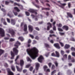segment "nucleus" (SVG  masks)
Returning <instances> with one entry per match:
<instances>
[{"label":"nucleus","instance_id":"f257e3e1","mask_svg":"<svg viewBox=\"0 0 75 75\" xmlns=\"http://www.w3.org/2000/svg\"><path fill=\"white\" fill-rule=\"evenodd\" d=\"M26 51L28 54L30 55L33 59H35L38 56L39 51L36 47H33L31 49H28Z\"/></svg>","mask_w":75,"mask_h":75},{"label":"nucleus","instance_id":"f03ea898","mask_svg":"<svg viewBox=\"0 0 75 75\" xmlns=\"http://www.w3.org/2000/svg\"><path fill=\"white\" fill-rule=\"evenodd\" d=\"M20 42L18 41H17L15 44V46L16 47L13 48V52L15 53V55H17L18 54V50L17 49V48H18V47L19 45H20Z\"/></svg>","mask_w":75,"mask_h":75},{"label":"nucleus","instance_id":"7ed1b4c3","mask_svg":"<svg viewBox=\"0 0 75 75\" xmlns=\"http://www.w3.org/2000/svg\"><path fill=\"white\" fill-rule=\"evenodd\" d=\"M15 10H17V11L18 12H19L20 11L19 9H18V8L17 7H15L14 8V10L13 11V13H14V14H15V16H17V13L16 12H15Z\"/></svg>","mask_w":75,"mask_h":75},{"label":"nucleus","instance_id":"20e7f679","mask_svg":"<svg viewBox=\"0 0 75 75\" xmlns=\"http://www.w3.org/2000/svg\"><path fill=\"white\" fill-rule=\"evenodd\" d=\"M0 35L3 37L4 35V31L2 28H0Z\"/></svg>","mask_w":75,"mask_h":75},{"label":"nucleus","instance_id":"39448f33","mask_svg":"<svg viewBox=\"0 0 75 75\" xmlns=\"http://www.w3.org/2000/svg\"><path fill=\"white\" fill-rule=\"evenodd\" d=\"M39 67H40V64H39L38 63H36V69H35L33 71V74L35 73V72L38 69V68H39Z\"/></svg>","mask_w":75,"mask_h":75},{"label":"nucleus","instance_id":"423d86ee","mask_svg":"<svg viewBox=\"0 0 75 75\" xmlns=\"http://www.w3.org/2000/svg\"><path fill=\"white\" fill-rule=\"evenodd\" d=\"M7 69L8 72V75H14V73H13V72L10 71V69L8 68Z\"/></svg>","mask_w":75,"mask_h":75},{"label":"nucleus","instance_id":"0eeeda50","mask_svg":"<svg viewBox=\"0 0 75 75\" xmlns=\"http://www.w3.org/2000/svg\"><path fill=\"white\" fill-rule=\"evenodd\" d=\"M43 59H44V58H43V57L42 56H40L38 58V61L40 62H41Z\"/></svg>","mask_w":75,"mask_h":75},{"label":"nucleus","instance_id":"6e6552de","mask_svg":"<svg viewBox=\"0 0 75 75\" xmlns=\"http://www.w3.org/2000/svg\"><path fill=\"white\" fill-rule=\"evenodd\" d=\"M14 6H16L17 5V6H19L20 8H21V10H23V7L22 5L20 4H17L16 3H15L14 4Z\"/></svg>","mask_w":75,"mask_h":75},{"label":"nucleus","instance_id":"1a4fd4ad","mask_svg":"<svg viewBox=\"0 0 75 75\" xmlns=\"http://www.w3.org/2000/svg\"><path fill=\"white\" fill-rule=\"evenodd\" d=\"M8 33H11V34L12 36H13V35H14V34H15V33L14 31L12 30L11 29H9L8 30Z\"/></svg>","mask_w":75,"mask_h":75},{"label":"nucleus","instance_id":"9d476101","mask_svg":"<svg viewBox=\"0 0 75 75\" xmlns=\"http://www.w3.org/2000/svg\"><path fill=\"white\" fill-rule=\"evenodd\" d=\"M58 3H59V4H60V7H62V8H64V7L65 6H66V4H62L61 3V2H60V1H58Z\"/></svg>","mask_w":75,"mask_h":75},{"label":"nucleus","instance_id":"9b49d317","mask_svg":"<svg viewBox=\"0 0 75 75\" xmlns=\"http://www.w3.org/2000/svg\"><path fill=\"white\" fill-rule=\"evenodd\" d=\"M28 11H30V13H35V14H37V13L35 12V11L33 9H30L28 10Z\"/></svg>","mask_w":75,"mask_h":75},{"label":"nucleus","instance_id":"f8f14e48","mask_svg":"<svg viewBox=\"0 0 75 75\" xmlns=\"http://www.w3.org/2000/svg\"><path fill=\"white\" fill-rule=\"evenodd\" d=\"M54 45L56 48H57V49H60L61 48L60 46H59V44L58 43H56Z\"/></svg>","mask_w":75,"mask_h":75},{"label":"nucleus","instance_id":"ddd939ff","mask_svg":"<svg viewBox=\"0 0 75 75\" xmlns=\"http://www.w3.org/2000/svg\"><path fill=\"white\" fill-rule=\"evenodd\" d=\"M29 30L30 32H32L33 30V27L32 26L29 25L28 26Z\"/></svg>","mask_w":75,"mask_h":75},{"label":"nucleus","instance_id":"4468645a","mask_svg":"<svg viewBox=\"0 0 75 75\" xmlns=\"http://www.w3.org/2000/svg\"><path fill=\"white\" fill-rule=\"evenodd\" d=\"M18 71L19 72H21L23 68L22 67L21 69H20L18 66H16Z\"/></svg>","mask_w":75,"mask_h":75},{"label":"nucleus","instance_id":"2eb2a0df","mask_svg":"<svg viewBox=\"0 0 75 75\" xmlns=\"http://www.w3.org/2000/svg\"><path fill=\"white\" fill-rule=\"evenodd\" d=\"M24 62L23 60H20V64L21 67H23V65H24Z\"/></svg>","mask_w":75,"mask_h":75},{"label":"nucleus","instance_id":"dca6fc26","mask_svg":"<svg viewBox=\"0 0 75 75\" xmlns=\"http://www.w3.org/2000/svg\"><path fill=\"white\" fill-rule=\"evenodd\" d=\"M11 59H14V56H15V55H14V53H13V52H12V51H11Z\"/></svg>","mask_w":75,"mask_h":75},{"label":"nucleus","instance_id":"f3484780","mask_svg":"<svg viewBox=\"0 0 75 75\" xmlns=\"http://www.w3.org/2000/svg\"><path fill=\"white\" fill-rule=\"evenodd\" d=\"M47 25H48L47 27V30H50V27H52V26L51 25V24L50 23H47Z\"/></svg>","mask_w":75,"mask_h":75},{"label":"nucleus","instance_id":"a211bd4d","mask_svg":"<svg viewBox=\"0 0 75 75\" xmlns=\"http://www.w3.org/2000/svg\"><path fill=\"white\" fill-rule=\"evenodd\" d=\"M70 47V45L69 44H66L64 46L65 49H68Z\"/></svg>","mask_w":75,"mask_h":75},{"label":"nucleus","instance_id":"6ab92c4d","mask_svg":"<svg viewBox=\"0 0 75 75\" xmlns=\"http://www.w3.org/2000/svg\"><path fill=\"white\" fill-rule=\"evenodd\" d=\"M19 58V56H18L16 58V59L15 60V64H16V65H19V63H17V59H18Z\"/></svg>","mask_w":75,"mask_h":75},{"label":"nucleus","instance_id":"aec40b11","mask_svg":"<svg viewBox=\"0 0 75 75\" xmlns=\"http://www.w3.org/2000/svg\"><path fill=\"white\" fill-rule=\"evenodd\" d=\"M23 30L24 31H27V25L25 24L24 25Z\"/></svg>","mask_w":75,"mask_h":75},{"label":"nucleus","instance_id":"412c9836","mask_svg":"<svg viewBox=\"0 0 75 75\" xmlns=\"http://www.w3.org/2000/svg\"><path fill=\"white\" fill-rule=\"evenodd\" d=\"M63 29H64V30H65L66 31H67L68 30V27L67 26H64L62 27Z\"/></svg>","mask_w":75,"mask_h":75},{"label":"nucleus","instance_id":"4be33fe9","mask_svg":"<svg viewBox=\"0 0 75 75\" xmlns=\"http://www.w3.org/2000/svg\"><path fill=\"white\" fill-rule=\"evenodd\" d=\"M11 24L12 25H15V24H16V23L15 22V20H11Z\"/></svg>","mask_w":75,"mask_h":75},{"label":"nucleus","instance_id":"5701e85b","mask_svg":"<svg viewBox=\"0 0 75 75\" xmlns=\"http://www.w3.org/2000/svg\"><path fill=\"white\" fill-rule=\"evenodd\" d=\"M1 21H2L4 22L3 23L4 25H7V23H6V22L5 21V19L2 18Z\"/></svg>","mask_w":75,"mask_h":75},{"label":"nucleus","instance_id":"b1692460","mask_svg":"<svg viewBox=\"0 0 75 75\" xmlns=\"http://www.w3.org/2000/svg\"><path fill=\"white\" fill-rule=\"evenodd\" d=\"M55 53H56V56L57 57H58V58H59V53L57 51L55 52Z\"/></svg>","mask_w":75,"mask_h":75},{"label":"nucleus","instance_id":"393cba45","mask_svg":"<svg viewBox=\"0 0 75 75\" xmlns=\"http://www.w3.org/2000/svg\"><path fill=\"white\" fill-rule=\"evenodd\" d=\"M4 50L0 49V56L3 53H4Z\"/></svg>","mask_w":75,"mask_h":75},{"label":"nucleus","instance_id":"a878e982","mask_svg":"<svg viewBox=\"0 0 75 75\" xmlns=\"http://www.w3.org/2000/svg\"><path fill=\"white\" fill-rule=\"evenodd\" d=\"M67 14L68 16H69L70 18H72V15L71 14V13H67Z\"/></svg>","mask_w":75,"mask_h":75},{"label":"nucleus","instance_id":"bb28decb","mask_svg":"<svg viewBox=\"0 0 75 75\" xmlns=\"http://www.w3.org/2000/svg\"><path fill=\"white\" fill-rule=\"evenodd\" d=\"M47 68H48V67L46 65L44 66L43 67V69L45 71H46V70H47Z\"/></svg>","mask_w":75,"mask_h":75},{"label":"nucleus","instance_id":"cd10ccee","mask_svg":"<svg viewBox=\"0 0 75 75\" xmlns=\"http://www.w3.org/2000/svg\"><path fill=\"white\" fill-rule=\"evenodd\" d=\"M18 40H20L21 41H24V38H23L21 37H19L18 38Z\"/></svg>","mask_w":75,"mask_h":75},{"label":"nucleus","instance_id":"c85d7f7f","mask_svg":"<svg viewBox=\"0 0 75 75\" xmlns=\"http://www.w3.org/2000/svg\"><path fill=\"white\" fill-rule=\"evenodd\" d=\"M26 58L27 61H30V62H31L32 61L31 60V59H30L28 57H27Z\"/></svg>","mask_w":75,"mask_h":75},{"label":"nucleus","instance_id":"c756f323","mask_svg":"<svg viewBox=\"0 0 75 75\" xmlns=\"http://www.w3.org/2000/svg\"><path fill=\"white\" fill-rule=\"evenodd\" d=\"M11 69L13 71H15V67L14 66H12L11 67Z\"/></svg>","mask_w":75,"mask_h":75},{"label":"nucleus","instance_id":"7c9ffc66","mask_svg":"<svg viewBox=\"0 0 75 75\" xmlns=\"http://www.w3.org/2000/svg\"><path fill=\"white\" fill-rule=\"evenodd\" d=\"M59 43H60V44L61 45V47H64V43H63L62 42H59Z\"/></svg>","mask_w":75,"mask_h":75},{"label":"nucleus","instance_id":"2f4dec72","mask_svg":"<svg viewBox=\"0 0 75 75\" xmlns=\"http://www.w3.org/2000/svg\"><path fill=\"white\" fill-rule=\"evenodd\" d=\"M30 66H31L30 64H27L26 65L25 67L26 68H28L30 67Z\"/></svg>","mask_w":75,"mask_h":75},{"label":"nucleus","instance_id":"473e14b6","mask_svg":"<svg viewBox=\"0 0 75 75\" xmlns=\"http://www.w3.org/2000/svg\"><path fill=\"white\" fill-rule=\"evenodd\" d=\"M57 25L58 27H61L62 26V25L61 23H59L58 25L57 24Z\"/></svg>","mask_w":75,"mask_h":75},{"label":"nucleus","instance_id":"72a5a7b5","mask_svg":"<svg viewBox=\"0 0 75 75\" xmlns=\"http://www.w3.org/2000/svg\"><path fill=\"white\" fill-rule=\"evenodd\" d=\"M45 47H48V48H50V47L49 46V45H48V44L47 43H45Z\"/></svg>","mask_w":75,"mask_h":75},{"label":"nucleus","instance_id":"f704fd0d","mask_svg":"<svg viewBox=\"0 0 75 75\" xmlns=\"http://www.w3.org/2000/svg\"><path fill=\"white\" fill-rule=\"evenodd\" d=\"M55 72H56V70H54V71H52V72L51 75H54V74H55Z\"/></svg>","mask_w":75,"mask_h":75},{"label":"nucleus","instance_id":"c9c22d12","mask_svg":"<svg viewBox=\"0 0 75 75\" xmlns=\"http://www.w3.org/2000/svg\"><path fill=\"white\" fill-rule=\"evenodd\" d=\"M63 57L64 59H66V58H67V54H65L63 56Z\"/></svg>","mask_w":75,"mask_h":75},{"label":"nucleus","instance_id":"e433bc0d","mask_svg":"<svg viewBox=\"0 0 75 75\" xmlns=\"http://www.w3.org/2000/svg\"><path fill=\"white\" fill-rule=\"evenodd\" d=\"M10 3V2L8 1H5V4L6 5H8Z\"/></svg>","mask_w":75,"mask_h":75},{"label":"nucleus","instance_id":"4c0bfd02","mask_svg":"<svg viewBox=\"0 0 75 75\" xmlns=\"http://www.w3.org/2000/svg\"><path fill=\"white\" fill-rule=\"evenodd\" d=\"M25 14L27 16H30V13H28V12H25Z\"/></svg>","mask_w":75,"mask_h":75},{"label":"nucleus","instance_id":"58836bf2","mask_svg":"<svg viewBox=\"0 0 75 75\" xmlns=\"http://www.w3.org/2000/svg\"><path fill=\"white\" fill-rule=\"evenodd\" d=\"M33 69V67H30L29 68V70L30 71H31Z\"/></svg>","mask_w":75,"mask_h":75},{"label":"nucleus","instance_id":"ea45409f","mask_svg":"<svg viewBox=\"0 0 75 75\" xmlns=\"http://www.w3.org/2000/svg\"><path fill=\"white\" fill-rule=\"evenodd\" d=\"M61 53L62 55H64V51L63 50H61Z\"/></svg>","mask_w":75,"mask_h":75},{"label":"nucleus","instance_id":"a19ab883","mask_svg":"<svg viewBox=\"0 0 75 75\" xmlns=\"http://www.w3.org/2000/svg\"><path fill=\"white\" fill-rule=\"evenodd\" d=\"M15 40V39H14L11 38L10 40V41H14Z\"/></svg>","mask_w":75,"mask_h":75},{"label":"nucleus","instance_id":"79ce46f5","mask_svg":"<svg viewBox=\"0 0 75 75\" xmlns=\"http://www.w3.org/2000/svg\"><path fill=\"white\" fill-rule=\"evenodd\" d=\"M59 34L60 35H63L65 34L64 33H59Z\"/></svg>","mask_w":75,"mask_h":75},{"label":"nucleus","instance_id":"37998d69","mask_svg":"<svg viewBox=\"0 0 75 75\" xmlns=\"http://www.w3.org/2000/svg\"><path fill=\"white\" fill-rule=\"evenodd\" d=\"M71 59V55H69L68 56V59L69 60Z\"/></svg>","mask_w":75,"mask_h":75},{"label":"nucleus","instance_id":"c03bdc74","mask_svg":"<svg viewBox=\"0 0 75 75\" xmlns=\"http://www.w3.org/2000/svg\"><path fill=\"white\" fill-rule=\"evenodd\" d=\"M55 69V66L54 65H53L52 66V69Z\"/></svg>","mask_w":75,"mask_h":75},{"label":"nucleus","instance_id":"a18cd8bd","mask_svg":"<svg viewBox=\"0 0 75 75\" xmlns=\"http://www.w3.org/2000/svg\"><path fill=\"white\" fill-rule=\"evenodd\" d=\"M58 30H59V31H63V30H62V29L61 28H58Z\"/></svg>","mask_w":75,"mask_h":75},{"label":"nucleus","instance_id":"49530a36","mask_svg":"<svg viewBox=\"0 0 75 75\" xmlns=\"http://www.w3.org/2000/svg\"><path fill=\"white\" fill-rule=\"evenodd\" d=\"M7 21L8 22V23H10V19L7 18Z\"/></svg>","mask_w":75,"mask_h":75},{"label":"nucleus","instance_id":"de8ad7c7","mask_svg":"<svg viewBox=\"0 0 75 75\" xmlns=\"http://www.w3.org/2000/svg\"><path fill=\"white\" fill-rule=\"evenodd\" d=\"M29 36H30V37H31V38H34V36L33 35H32L30 34L29 35Z\"/></svg>","mask_w":75,"mask_h":75},{"label":"nucleus","instance_id":"09e8293b","mask_svg":"<svg viewBox=\"0 0 75 75\" xmlns=\"http://www.w3.org/2000/svg\"><path fill=\"white\" fill-rule=\"evenodd\" d=\"M4 66H5V67H8V64H7V63H5Z\"/></svg>","mask_w":75,"mask_h":75},{"label":"nucleus","instance_id":"8fccbe9b","mask_svg":"<svg viewBox=\"0 0 75 75\" xmlns=\"http://www.w3.org/2000/svg\"><path fill=\"white\" fill-rule=\"evenodd\" d=\"M11 14V12H9V13L8 14V16L10 17Z\"/></svg>","mask_w":75,"mask_h":75},{"label":"nucleus","instance_id":"3c124183","mask_svg":"<svg viewBox=\"0 0 75 75\" xmlns=\"http://www.w3.org/2000/svg\"><path fill=\"white\" fill-rule=\"evenodd\" d=\"M71 41H75V40L74 38H71Z\"/></svg>","mask_w":75,"mask_h":75},{"label":"nucleus","instance_id":"603ef678","mask_svg":"<svg viewBox=\"0 0 75 75\" xmlns=\"http://www.w3.org/2000/svg\"><path fill=\"white\" fill-rule=\"evenodd\" d=\"M1 10L4 12H5V11H6V10H5V9L3 8H2L1 9Z\"/></svg>","mask_w":75,"mask_h":75},{"label":"nucleus","instance_id":"864d4df0","mask_svg":"<svg viewBox=\"0 0 75 75\" xmlns=\"http://www.w3.org/2000/svg\"><path fill=\"white\" fill-rule=\"evenodd\" d=\"M53 29L54 30V31H56V27L55 26H54L53 27Z\"/></svg>","mask_w":75,"mask_h":75},{"label":"nucleus","instance_id":"5fc2aeb1","mask_svg":"<svg viewBox=\"0 0 75 75\" xmlns=\"http://www.w3.org/2000/svg\"><path fill=\"white\" fill-rule=\"evenodd\" d=\"M68 5L69 8H70V7H71V3H69L68 4Z\"/></svg>","mask_w":75,"mask_h":75},{"label":"nucleus","instance_id":"6e6d98bb","mask_svg":"<svg viewBox=\"0 0 75 75\" xmlns=\"http://www.w3.org/2000/svg\"><path fill=\"white\" fill-rule=\"evenodd\" d=\"M49 32L50 33H51L52 34L54 33V32L52 30H51Z\"/></svg>","mask_w":75,"mask_h":75},{"label":"nucleus","instance_id":"4d7b16f0","mask_svg":"<svg viewBox=\"0 0 75 75\" xmlns=\"http://www.w3.org/2000/svg\"><path fill=\"white\" fill-rule=\"evenodd\" d=\"M27 70L25 69L23 70V73H25V72H27Z\"/></svg>","mask_w":75,"mask_h":75},{"label":"nucleus","instance_id":"13d9d810","mask_svg":"<svg viewBox=\"0 0 75 75\" xmlns=\"http://www.w3.org/2000/svg\"><path fill=\"white\" fill-rule=\"evenodd\" d=\"M52 64L51 63H49L48 65L50 68L51 67V65Z\"/></svg>","mask_w":75,"mask_h":75},{"label":"nucleus","instance_id":"bf43d9fd","mask_svg":"<svg viewBox=\"0 0 75 75\" xmlns=\"http://www.w3.org/2000/svg\"><path fill=\"white\" fill-rule=\"evenodd\" d=\"M71 62H75V59H72L71 60Z\"/></svg>","mask_w":75,"mask_h":75},{"label":"nucleus","instance_id":"052dcab7","mask_svg":"<svg viewBox=\"0 0 75 75\" xmlns=\"http://www.w3.org/2000/svg\"><path fill=\"white\" fill-rule=\"evenodd\" d=\"M46 71L47 72H50V70L49 69H47Z\"/></svg>","mask_w":75,"mask_h":75},{"label":"nucleus","instance_id":"680f3d73","mask_svg":"<svg viewBox=\"0 0 75 75\" xmlns=\"http://www.w3.org/2000/svg\"><path fill=\"white\" fill-rule=\"evenodd\" d=\"M52 56H53V57H54V56H55V54L54 53L52 54Z\"/></svg>","mask_w":75,"mask_h":75},{"label":"nucleus","instance_id":"e2e57ef3","mask_svg":"<svg viewBox=\"0 0 75 75\" xmlns=\"http://www.w3.org/2000/svg\"><path fill=\"white\" fill-rule=\"evenodd\" d=\"M37 42L35 40H33V44H35Z\"/></svg>","mask_w":75,"mask_h":75},{"label":"nucleus","instance_id":"0e129e2a","mask_svg":"<svg viewBox=\"0 0 75 75\" xmlns=\"http://www.w3.org/2000/svg\"><path fill=\"white\" fill-rule=\"evenodd\" d=\"M28 43H31V40H30V39H29L28 40Z\"/></svg>","mask_w":75,"mask_h":75},{"label":"nucleus","instance_id":"69168bd1","mask_svg":"<svg viewBox=\"0 0 75 75\" xmlns=\"http://www.w3.org/2000/svg\"><path fill=\"white\" fill-rule=\"evenodd\" d=\"M54 64L56 65V67H57L58 66V63L57 62H55L54 63Z\"/></svg>","mask_w":75,"mask_h":75},{"label":"nucleus","instance_id":"338daca9","mask_svg":"<svg viewBox=\"0 0 75 75\" xmlns=\"http://www.w3.org/2000/svg\"><path fill=\"white\" fill-rule=\"evenodd\" d=\"M35 29L36 30H38V31H39V30H40V29H39V28L36 27L35 28Z\"/></svg>","mask_w":75,"mask_h":75},{"label":"nucleus","instance_id":"774afa93","mask_svg":"<svg viewBox=\"0 0 75 75\" xmlns=\"http://www.w3.org/2000/svg\"><path fill=\"white\" fill-rule=\"evenodd\" d=\"M70 51L69 50H67L66 51V52H67V53H69Z\"/></svg>","mask_w":75,"mask_h":75}]
</instances>
